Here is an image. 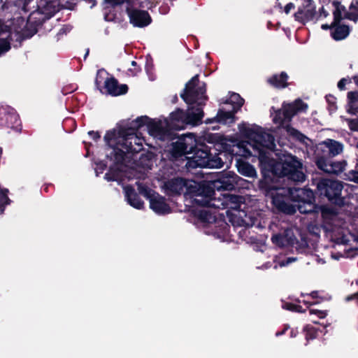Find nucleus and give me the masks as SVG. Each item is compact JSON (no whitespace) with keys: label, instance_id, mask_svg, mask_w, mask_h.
Masks as SVG:
<instances>
[{"label":"nucleus","instance_id":"1","mask_svg":"<svg viewBox=\"0 0 358 358\" xmlns=\"http://www.w3.org/2000/svg\"><path fill=\"white\" fill-rule=\"evenodd\" d=\"M181 97L189 106L187 112L178 109L166 118L150 119L147 116L137 117L132 122L134 129L146 125L148 133L153 138L161 140H173V150L178 155L189 153L196 146V139L193 134H187L175 138L171 129H182L185 124H198L203 117L201 106L207 99L206 85L199 81L198 75L194 76L186 85Z\"/></svg>","mask_w":358,"mask_h":358},{"label":"nucleus","instance_id":"2","mask_svg":"<svg viewBox=\"0 0 358 358\" xmlns=\"http://www.w3.org/2000/svg\"><path fill=\"white\" fill-rule=\"evenodd\" d=\"M238 128L241 135L247 141L238 142L234 138H222L220 146L224 152L245 158L257 157L262 169L273 176H286L296 182L305 180L302 164L296 157L286 153L278 162L270 158V152L275 147L272 135L256 124L243 122L238 124Z\"/></svg>","mask_w":358,"mask_h":358},{"label":"nucleus","instance_id":"3","mask_svg":"<svg viewBox=\"0 0 358 358\" xmlns=\"http://www.w3.org/2000/svg\"><path fill=\"white\" fill-rule=\"evenodd\" d=\"M104 141L110 148L108 157L113 162L109 172L105 175L108 180L122 182L132 178L135 166L150 169L152 162L149 155L141 154L136 162L137 155L143 149L145 140L134 132V129L116 127L106 132Z\"/></svg>","mask_w":358,"mask_h":358},{"label":"nucleus","instance_id":"4","mask_svg":"<svg viewBox=\"0 0 358 358\" xmlns=\"http://www.w3.org/2000/svg\"><path fill=\"white\" fill-rule=\"evenodd\" d=\"M57 10V2L55 0H16L10 5V11L15 16L8 24H1L10 40L13 34L18 38H26L33 35L36 26Z\"/></svg>","mask_w":358,"mask_h":358},{"label":"nucleus","instance_id":"5","mask_svg":"<svg viewBox=\"0 0 358 358\" xmlns=\"http://www.w3.org/2000/svg\"><path fill=\"white\" fill-rule=\"evenodd\" d=\"M269 176L261 182L266 195L272 200L273 206L280 212L294 214L296 208L301 213H308L313 208V192L308 189L279 187L268 184Z\"/></svg>","mask_w":358,"mask_h":358},{"label":"nucleus","instance_id":"6","mask_svg":"<svg viewBox=\"0 0 358 358\" xmlns=\"http://www.w3.org/2000/svg\"><path fill=\"white\" fill-rule=\"evenodd\" d=\"M166 192L170 195H189L193 199V203L204 206L220 208L215 203V191L210 187L201 185L193 180H185L182 178H174L166 182L164 185Z\"/></svg>","mask_w":358,"mask_h":358},{"label":"nucleus","instance_id":"7","mask_svg":"<svg viewBox=\"0 0 358 358\" xmlns=\"http://www.w3.org/2000/svg\"><path fill=\"white\" fill-rule=\"evenodd\" d=\"M307 108L306 103L297 99L293 103H284L281 109L275 110L271 115L274 123L279 124V127L284 129L288 135L308 146L311 144V141L289 124L293 116L298 113L306 111Z\"/></svg>","mask_w":358,"mask_h":358},{"label":"nucleus","instance_id":"8","mask_svg":"<svg viewBox=\"0 0 358 358\" xmlns=\"http://www.w3.org/2000/svg\"><path fill=\"white\" fill-rule=\"evenodd\" d=\"M199 217L202 222L206 224L205 233L213 234L217 238L224 240L227 234V224L222 220H217L215 212L211 210H202L199 213Z\"/></svg>","mask_w":358,"mask_h":358},{"label":"nucleus","instance_id":"9","mask_svg":"<svg viewBox=\"0 0 358 358\" xmlns=\"http://www.w3.org/2000/svg\"><path fill=\"white\" fill-rule=\"evenodd\" d=\"M243 99L238 94L232 93L224 106L219 110L216 118L218 122L230 124L235 122V113L243 104Z\"/></svg>","mask_w":358,"mask_h":358},{"label":"nucleus","instance_id":"10","mask_svg":"<svg viewBox=\"0 0 358 358\" xmlns=\"http://www.w3.org/2000/svg\"><path fill=\"white\" fill-rule=\"evenodd\" d=\"M188 166L192 168L208 167L221 168L223 162L218 156H212L207 149L197 150L191 159L188 161Z\"/></svg>","mask_w":358,"mask_h":358},{"label":"nucleus","instance_id":"11","mask_svg":"<svg viewBox=\"0 0 358 358\" xmlns=\"http://www.w3.org/2000/svg\"><path fill=\"white\" fill-rule=\"evenodd\" d=\"M317 187L320 193L327 197L330 201L337 205L343 203V200L340 196L343 185L339 181L321 179L318 182Z\"/></svg>","mask_w":358,"mask_h":358},{"label":"nucleus","instance_id":"12","mask_svg":"<svg viewBox=\"0 0 358 358\" xmlns=\"http://www.w3.org/2000/svg\"><path fill=\"white\" fill-rule=\"evenodd\" d=\"M139 192L146 197L150 202V208L158 215H165L171 213V208L166 203L165 199L159 194L142 186L137 182Z\"/></svg>","mask_w":358,"mask_h":358},{"label":"nucleus","instance_id":"13","mask_svg":"<svg viewBox=\"0 0 358 358\" xmlns=\"http://www.w3.org/2000/svg\"><path fill=\"white\" fill-rule=\"evenodd\" d=\"M141 3H136L134 0H127L126 10L130 22L138 27L148 26L151 22V17L145 10H141Z\"/></svg>","mask_w":358,"mask_h":358},{"label":"nucleus","instance_id":"14","mask_svg":"<svg viewBox=\"0 0 358 358\" xmlns=\"http://www.w3.org/2000/svg\"><path fill=\"white\" fill-rule=\"evenodd\" d=\"M278 222L279 221L272 222L269 225V229L273 232L272 243L279 248L292 245L295 240L293 231L284 227H281V229L279 230Z\"/></svg>","mask_w":358,"mask_h":358},{"label":"nucleus","instance_id":"15","mask_svg":"<svg viewBox=\"0 0 358 358\" xmlns=\"http://www.w3.org/2000/svg\"><path fill=\"white\" fill-rule=\"evenodd\" d=\"M106 76L107 73L106 71L103 69L98 71L96 78V85H100L104 80L106 91L112 96H119L127 92L128 87L127 85H119L117 80L113 78H106Z\"/></svg>","mask_w":358,"mask_h":358},{"label":"nucleus","instance_id":"16","mask_svg":"<svg viewBox=\"0 0 358 358\" xmlns=\"http://www.w3.org/2000/svg\"><path fill=\"white\" fill-rule=\"evenodd\" d=\"M343 150V145L341 143L332 139H327L317 145L316 157L318 154L320 156H324V157H334L341 154Z\"/></svg>","mask_w":358,"mask_h":358},{"label":"nucleus","instance_id":"17","mask_svg":"<svg viewBox=\"0 0 358 358\" xmlns=\"http://www.w3.org/2000/svg\"><path fill=\"white\" fill-rule=\"evenodd\" d=\"M316 164L317 167L328 173L338 174L342 172L345 167L344 161H333L329 157L320 156L316 157Z\"/></svg>","mask_w":358,"mask_h":358},{"label":"nucleus","instance_id":"18","mask_svg":"<svg viewBox=\"0 0 358 358\" xmlns=\"http://www.w3.org/2000/svg\"><path fill=\"white\" fill-rule=\"evenodd\" d=\"M315 6L312 0H304L301 6L294 14L296 20L305 24L313 20L315 15Z\"/></svg>","mask_w":358,"mask_h":358},{"label":"nucleus","instance_id":"19","mask_svg":"<svg viewBox=\"0 0 358 358\" xmlns=\"http://www.w3.org/2000/svg\"><path fill=\"white\" fill-rule=\"evenodd\" d=\"M238 177L236 174L227 173L219 180L215 182L214 187L217 189H231L238 182Z\"/></svg>","mask_w":358,"mask_h":358},{"label":"nucleus","instance_id":"20","mask_svg":"<svg viewBox=\"0 0 358 358\" xmlns=\"http://www.w3.org/2000/svg\"><path fill=\"white\" fill-rule=\"evenodd\" d=\"M18 115L13 110H0V121L2 125L13 127L18 122Z\"/></svg>","mask_w":358,"mask_h":358},{"label":"nucleus","instance_id":"21","mask_svg":"<svg viewBox=\"0 0 358 358\" xmlns=\"http://www.w3.org/2000/svg\"><path fill=\"white\" fill-rule=\"evenodd\" d=\"M124 191L127 202L136 209L143 207V202L141 200L135 190L131 186H124Z\"/></svg>","mask_w":358,"mask_h":358},{"label":"nucleus","instance_id":"22","mask_svg":"<svg viewBox=\"0 0 358 358\" xmlns=\"http://www.w3.org/2000/svg\"><path fill=\"white\" fill-rule=\"evenodd\" d=\"M322 215L325 222L327 224H332V231H336L338 215L336 213L330 208L327 206H322L321 208Z\"/></svg>","mask_w":358,"mask_h":358},{"label":"nucleus","instance_id":"23","mask_svg":"<svg viewBox=\"0 0 358 358\" xmlns=\"http://www.w3.org/2000/svg\"><path fill=\"white\" fill-rule=\"evenodd\" d=\"M334 27L331 31V36L336 41L342 40L346 38L350 32L349 27L346 25H336L334 22L331 24Z\"/></svg>","mask_w":358,"mask_h":358},{"label":"nucleus","instance_id":"24","mask_svg":"<svg viewBox=\"0 0 358 358\" xmlns=\"http://www.w3.org/2000/svg\"><path fill=\"white\" fill-rule=\"evenodd\" d=\"M332 4L334 7V10L333 13L334 23L340 22L343 17H346L348 18L351 19L350 14L346 13L345 7L343 5H341V3H339L337 1H334Z\"/></svg>","mask_w":358,"mask_h":358},{"label":"nucleus","instance_id":"25","mask_svg":"<svg viewBox=\"0 0 358 358\" xmlns=\"http://www.w3.org/2000/svg\"><path fill=\"white\" fill-rule=\"evenodd\" d=\"M358 255V249L357 248H352L345 246L343 252H338L337 253H332L331 257L334 259L338 260L341 257L353 258Z\"/></svg>","mask_w":358,"mask_h":358},{"label":"nucleus","instance_id":"26","mask_svg":"<svg viewBox=\"0 0 358 358\" xmlns=\"http://www.w3.org/2000/svg\"><path fill=\"white\" fill-rule=\"evenodd\" d=\"M238 172L246 177L255 178L257 177V171L250 164L245 162H240L238 166Z\"/></svg>","mask_w":358,"mask_h":358},{"label":"nucleus","instance_id":"27","mask_svg":"<svg viewBox=\"0 0 358 358\" xmlns=\"http://www.w3.org/2000/svg\"><path fill=\"white\" fill-rule=\"evenodd\" d=\"M287 75L281 73L280 75H274L269 78L268 83L275 87H285L287 86Z\"/></svg>","mask_w":358,"mask_h":358},{"label":"nucleus","instance_id":"28","mask_svg":"<svg viewBox=\"0 0 358 358\" xmlns=\"http://www.w3.org/2000/svg\"><path fill=\"white\" fill-rule=\"evenodd\" d=\"M10 40L9 36L6 35L3 30V25L0 24V55L10 49Z\"/></svg>","mask_w":358,"mask_h":358},{"label":"nucleus","instance_id":"29","mask_svg":"<svg viewBox=\"0 0 358 358\" xmlns=\"http://www.w3.org/2000/svg\"><path fill=\"white\" fill-rule=\"evenodd\" d=\"M307 296L312 298L313 299H315V301L313 302L310 301L309 299H304L303 301L304 303L308 305L318 303L322 301L328 300L329 299V297L327 295L324 294L323 293L317 291L312 292L310 294H308Z\"/></svg>","mask_w":358,"mask_h":358},{"label":"nucleus","instance_id":"30","mask_svg":"<svg viewBox=\"0 0 358 358\" xmlns=\"http://www.w3.org/2000/svg\"><path fill=\"white\" fill-rule=\"evenodd\" d=\"M348 98L351 108L355 110L358 109V92H348Z\"/></svg>","mask_w":358,"mask_h":358},{"label":"nucleus","instance_id":"31","mask_svg":"<svg viewBox=\"0 0 358 358\" xmlns=\"http://www.w3.org/2000/svg\"><path fill=\"white\" fill-rule=\"evenodd\" d=\"M224 199L226 202H230L235 204L233 208L238 207V205L242 202V197L236 195L224 194Z\"/></svg>","mask_w":358,"mask_h":358},{"label":"nucleus","instance_id":"32","mask_svg":"<svg viewBox=\"0 0 358 358\" xmlns=\"http://www.w3.org/2000/svg\"><path fill=\"white\" fill-rule=\"evenodd\" d=\"M306 338L308 341L315 338L317 336V331L315 328L311 325H307L305 327Z\"/></svg>","mask_w":358,"mask_h":358},{"label":"nucleus","instance_id":"33","mask_svg":"<svg viewBox=\"0 0 358 358\" xmlns=\"http://www.w3.org/2000/svg\"><path fill=\"white\" fill-rule=\"evenodd\" d=\"M136 3H141L142 8H151L156 6L159 0H134Z\"/></svg>","mask_w":358,"mask_h":358},{"label":"nucleus","instance_id":"34","mask_svg":"<svg viewBox=\"0 0 358 358\" xmlns=\"http://www.w3.org/2000/svg\"><path fill=\"white\" fill-rule=\"evenodd\" d=\"M346 179L358 183V166L346 173Z\"/></svg>","mask_w":358,"mask_h":358},{"label":"nucleus","instance_id":"35","mask_svg":"<svg viewBox=\"0 0 358 358\" xmlns=\"http://www.w3.org/2000/svg\"><path fill=\"white\" fill-rule=\"evenodd\" d=\"M296 261V258L295 257H287L285 259L278 261V263L274 266V268H276L278 266L280 267L286 266Z\"/></svg>","mask_w":358,"mask_h":358},{"label":"nucleus","instance_id":"36","mask_svg":"<svg viewBox=\"0 0 358 358\" xmlns=\"http://www.w3.org/2000/svg\"><path fill=\"white\" fill-rule=\"evenodd\" d=\"M7 192V189H3L0 191V208L8 203Z\"/></svg>","mask_w":358,"mask_h":358},{"label":"nucleus","instance_id":"37","mask_svg":"<svg viewBox=\"0 0 358 358\" xmlns=\"http://www.w3.org/2000/svg\"><path fill=\"white\" fill-rule=\"evenodd\" d=\"M309 312L311 315H316L320 319H323L327 315V313L325 310L310 309Z\"/></svg>","mask_w":358,"mask_h":358},{"label":"nucleus","instance_id":"38","mask_svg":"<svg viewBox=\"0 0 358 358\" xmlns=\"http://www.w3.org/2000/svg\"><path fill=\"white\" fill-rule=\"evenodd\" d=\"M350 15H357L358 14V1L352 0L350 6Z\"/></svg>","mask_w":358,"mask_h":358},{"label":"nucleus","instance_id":"39","mask_svg":"<svg viewBox=\"0 0 358 358\" xmlns=\"http://www.w3.org/2000/svg\"><path fill=\"white\" fill-rule=\"evenodd\" d=\"M131 66L134 67L133 69L132 68H130L128 69V74L129 76H136L140 71V69L136 67V62L133 61L131 62Z\"/></svg>","mask_w":358,"mask_h":358},{"label":"nucleus","instance_id":"40","mask_svg":"<svg viewBox=\"0 0 358 358\" xmlns=\"http://www.w3.org/2000/svg\"><path fill=\"white\" fill-rule=\"evenodd\" d=\"M283 307H284V308H286L289 310H294V311H298V312L302 311L299 306L294 305V304H291V303L285 304Z\"/></svg>","mask_w":358,"mask_h":358},{"label":"nucleus","instance_id":"41","mask_svg":"<svg viewBox=\"0 0 358 358\" xmlns=\"http://www.w3.org/2000/svg\"><path fill=\"white\" fill-rule=\"evenodd\" d=\"M106 1L113 6L125 3V7L127 6V0H106Z\"/></svg>","mask_w":358,"mask_h":358},{"label":"nucleus","instance_id":"42","mask_svg":"<svg viewBox=\"0 0 358 358\" xmlns=\"http://www.w3.org/2000/svg\"><path fill=\"white\" fill-rule=\"evenodd\" d=\"M348 80L346 78H342L338 83V87L341 90H343L347 83H348Z\"/></svg>","mask_w":358,"mask_h":358},{"label":"nucleus","instance_id":"43","mask_svg":"<svg viewBox=\"0 0 358 358\" xmlns=\"http://www.w3.org/2000/svg\"><path fill=\"white\" fill-rule=\"evenodd\" d=\"M294 8V5L292 3H287L285 8L284 11L286 14H289L292 10Z\"/></svg>","mask_w":358,"mask_h":358},{"label":"nucleus","instance_id":"44","mask_svg":"<svg viewBox=\"0 0 358 358\" xmlns=\"http://www.w3.org/2000/svg\"><path fill=\"white\" fill-rule=\"evenodd\" d=\"M88 134L92 138H93L95 141L100 138V134L96 131H90L88 132Z\"/></svg>","mask_w":358,"mask_h":358},{"label":"nucleus","instance_id":"45","mask_svg":"<svg viewBox=\"0 0 358 358\" xmlns=\"http://www.w3.org/2000/svg\"><path fill=\"white\" fill-rule=\"evenodd\" d=\"M239 225H250V223L247 220V215H245V218L241 220V222L238 223ZM253 224V223H251Z\"/></svg>","mask_w":358,"mask_h":358},{"label":"nucleus","instance_id":"46","mask_svg":"<svg viewBox=\"0 0 358 358\" xmlns=\"http://www.w3.org/2000/svg\"><path fill=\"white\" fill-rule=\"evenodd\" d=\"M70 29L68 27H63L60 29V31H69Z\"/></svg>","mask_w":358,"mask_h":358},{"label":"nucleus","instance_id":"47","mask_svg":"<svg viewBox=\"0 0 358 358\" xmlns=\"http://www.w3.org/2000/svg\"><path fill=\"white\" fill-rule=\"evenodd\" d=\"M322 28L323 29H329V25H328V24H322Z\"/></svg>","mask_w":358,"mask_h":358},{"label":"nucleus","instance_id":"48","mask_svg":"<svg viewBox=\"0 0 358 358\" xmlns=\"http://www.w3.org/2000/svg\"><path fill=\"white\" fill-rule=\"evenodd\" d=\"M284 332H285V330H284V331H280V332H277V333L275 334V336H279L280 335L283 334H284Z\"/></svg>","mask_w":358,"mask_h":358},{"label":"nucleus","instance_id":"49","mask_svg":"<svg viewBox=\"0 0 358 358\" xmlns=\"http://www.w3.org/2000/svg\"><path fill=\"white\" fill-rule=\"evenodd\" d=\"M270 266H268V264H265V265H264V267H265L266 268H268V267H270Z\"/></svg>","mask_w":358,"mask_h":358},{"label":"nucleus","instance_id":"50","mask_svg":"<svg viewBox=\"0 0 358 358\" xmlns=\"http://www.w3.org/2000/svg\"><path fill=\"white\" fill-rule=\"evenodd\" d=\"M312 320H313V322L314 323H317V322H316L315 320H314L313 319H312Z\"/></svg>","mask_w":358,"mask_h":358},{"label":"nucleus","instance_id":"51","mask_svg":"<svg viewBox=\"0 0 358 358\" xmlns=\"http://www.w3.org/2000/svg\"><path fill=\"white\" fill-rule=\"evenodd\" d=\"M357 148H358V144H357Z\"/></svg>","mask_w":358,"mask_h":358}]
</instances>
